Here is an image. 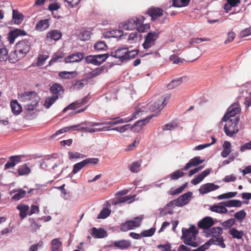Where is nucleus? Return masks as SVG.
<instances>
[{"instance_id": "1", "label": "nucleus", "mask_w": 251, "mask_h": 251, "mask_svg": "<svg viewBox=\"0 0 251 251\" xmlns=\"http://www.w3.org/2000/svg\"><path fill=\"white\" fill-rule=\"evenodd\" d=\"M239 119V116H237L234 118L229 119L226 122V123L225 125L224 129L226 136L232 137L238 132L239 129L237 125Z\"/></svg>"}, {"instance_id": "2", "label": "nucleus", "mask_w": 251, "mask_h": 251, "mask_svg": "<svg viewBox=\"0 0 251 251\" xmlns=\"http://www.w3.org/2000/svg\"><path fill=\"white\" fill-rule=\"evenodd\" d=\"M161 32L150 31L145 36V41L142 44L143 48L145 50L150 48L155 44V42L158 38Z\"/></svg>"}, {"instance_id": "3", "label": "nucleus", "mask_w": 251, "mask_h": 251, "mask_svg": "<svg viewBox=\"0 0 251 251\" xmlns=\"http://www.w3.org/2000/svg\"><path fill=\"white\" fill-rule=\"evenodd\" d=\"M241 111L239 103L238 101L232 104L227 109L226 112L225 114L222 119V122H226L231 118H235L236 115Z\"/></svg>"}, {"instance_id": "4", "label": "nucleus", "mask_w": 251, "mask_h": 251, "mask_svg": "<svg viewBox=\"0 0 251 251\" xmlns=\"http://www.w3.org/2000/svg\"><path fill=\"white\" fill-rule=\"evenodd\" d=\"M30 44L28 40L25 39L17 43L15 48L22 57H24L30 50Z\"/></svg>"}, {"instance_id": "5", "label": "nucleus", "mask_w": 251, "mask_h": 251, "mask_svg": "<svg viewBox=\"0 0 251 251\" xmlns=\"http://www.w3.org/2000/svg\"><path fill=\"white\" fill-rule=\"evenodd\" d=\"M99 162L98 158H87L83 160L81 162L77 163L74 165L73 169V173L76 174L82 168L89 164H97Z\"/></svg>"}, {"instance_id": "6", "label": "nucleus", "mask_w": 251, "mask_h": 251, "mask_svg": "<svg viewBox=\"0 0 251 251\" xmlns=\"http://www.w3.org/2000/svg\"><path fill=\"white\" fill-rule=\"evenodd\" d=\"M214 224L215 222L213 220V219L211 217L206 216L200 220L198 223L197 226L199 228L203 229V232L204 233H206L207 230H208L210 228H212V226Z\"/></svg>"}, {"instance_id": "7", "label": "nucleus", "mask_w": 251, "mask_h": 251, "mask_svg": "<svg viewBox=\"0 0 251 251\" xmlns=\"http://www.w3.org/2000/svg\"><path fill=\"white\" fill-rule=\"evenodd\" d=\"M156 116L157 114H152L145 119L136 122L133 125H131L133 126V132L136 133L139 132L142 128L148 123L152 118Z\"/></svg>"}, {"instance_id": "8", "label": "nucleus", "mask_w": 251, "mask_h": 251, "mask_svg": "<svg viewBox=\"0 0 251 251\" xmlns=\"http://www.w3.org/2000/svg\"><path fill=\"white\" fill-rule=\"evenodd\" d=\"M146 14L151 17V21H155L163 15V10L158 7L151 6L146 11Z\"/></svg>"}, {"instance_id": "9", "label": "nucleus", "mask_w": 251, "mask_h": 251, "mask_svg": "<svg viewBox=\"0 0 251 251\" xmlns=\"http://www.w3.org/2000/svg\"><path fill=\"white\" fill-rule=\"evenodd\" d=\"M27 33L24 30L20 28H14L11 30L8 33V40L10 44L14 43L15 39L19 36H25Z\"/></svg>"}, {"instance_id": "10", "label": "nucleus", "mask_w": 251, "mask_h": 251, "mask_svg": "<svg viewBox=\"0 0 251 251\" xmlns=\"http://www.w3.org/2000/svg\"><path fill=\"white\" fill-rule=\"evenodd\" d=\"M85 57L83 52H75L67 56L64 60L65 63H71L74 62H79L82 60Z\"/></svg>"}, {"instance_id": "11", "label": "nucleus", "mask_w": 251, "mask_h": 251, "mask_svg": "<svg viewBox=\"0 0 251 251\" xmlns=\"http://www.w3.org/2000/svg\"><path fill=\"white\" fill-rule=\"evenodd\" d=\"M211 245H216L219 246L222 248H225L226 246L224 243V240L223 237H218L215 238L214 237L211 238L208 241H207L204 244L202 245L204 248H205V250L209 249L210 246Z\"/></svg>"}, {"instance_id": "12", "label": "nucleus", "mask_w": 251, "mask_h": 251, "mask_svg": "<svg viewBox=\"0 0 251 251\" xmlns=\"http://www.w3.org/2000/svg\"><path fill=\"white\" fill-rule=\"evenodd\" d=\"M219 186L215 185L213 183H207L201 186L199 189V192L201 195H204L211 191L219 189Z\"/></svg>"}, {"instance_id": "13", "label": "nucleus", "mask_w": 251, "mask_h": 251, "mask_svg": "<svg viewBox=\"0 0 251 251\" xmlns=\"http://www.w3.org/2000/svg\"><path fill=\"white\" fill-rule=\"evenodd\" d=\"M24 16L16 9L12 10V19L8 22L7 24L12 25L13 24L20 25L24 20Z\"/></svg>"}, {"instance_id": "14", "label": "nucleus", "mask_w": 251, "mask_h": 251, "mask_svg": "<svg viewBox=\"0 0 251 251\" xmlns=\"http://www.w3.org/2000/svg\"><path fill=\"white\" fill-rule=\"evenodd\" d=\"M136 22L137 21H135V19L134 18H130L125 23H120L119 27L121 29L131 30L137 28L138 25Z\"/></svg>"}, {"instance_id": "15", "label": "nucleus", "mask_w": 251, "mask_h": 251, "mask_svg": "<svg viewBox=\"0 0 251 251\" xmlns=\"http://www.w3.org/2000/svg\"><path fill=\"white\" fill-rule=\"evenodd\" d=\"M205 233L206 237H212L215 238L223 237L221 235L223 234V229L221 227H213L210 228Z\"/></svg>"}, {"instance_id": "16", "label": "nucleus", "mask_w": 251, "mask_h": 251, "mask_svg": "<svg viewBox=\"0 0 251 251\" xmlns=\"http://www.w3.org/2000/svg\"><path fill=\"white\" fill-rule=\"evenodd\" d=\"M91 230V234L95 238H103L108 236L106 230L103 228H97L95 227H93Z\"/></svg>"}, {"instance_id": "17", "label": "nucleus", "mask_w": 251, "mask_h": 251, "mask_svg": "<svg viewBox=\"0 0 251 251\" xmlns=\"http://www.w3.org/2000/svg\"><path fill=\"white\" fill-rule=\"evenodd\" d=\"M62 36V32L58 30L53 29L47 33L46 39L50 41H58L60 40Z\"/></svg>"}, {"instance_id": "18", "label": "nucleus", "mask_w": 251, "mask_h": 251, "mask_svg": "<svg viewBox=\"0 0 251 251\" xmlns=\"http://www.w3.org/2000/svg\"><path fill=\"white\" fill-rule=\"evenodd\" d=\"M193 193L192 192L189 191L183 194L179 197L176 199L177 201H180L181 203H178V205L179 207H182L185 205L188 204L191 198L192 197Z\"/></svg>"}, {"instance_id": "19", "label": "nucleus", "mask_w": 251, "mask_h": 251, "mask_svg": "<svg viewBox=\"0 0 251 251\" xmlns=\"http://www.w3.org/2000/svg\"><path fill=\"white\" fill-rule=\"evenodd\" d=\"M242 203L248 204L249 203V201H244L242 202L238 200H231L221 202L219 203V204H225V205L227 207H239L241 206Z\"/></svg>"}, {"instance_id": "20", "label": "nucleus", "mask_w": 251, "mask_h": 251, "mask_svg": "<svg viewBox=\"0 0 251 251\" xmlns=\"http://www.w3.org/2000/svg\"><path fill=\"white\" fill-rule=\"evenodd\" d=\"M174 206L172 205V201H170L166 204L163 208L159 209V215L160 216H164L167 215H173Z\"/></svg>"}, {"instance_id": "21", "label": "nucleus", "mask_w": 251, "mask_h": 251, "mask_svg": "<svg viewBox=\"0 0 251 251\" xmlns=\"http://www.w3.org/2000/svg\"><path fill=\"white\" fill-rule=\"evenodd\" d=\"M211 169H207L201 172L198 175L196 176L193 179H192L191 182L193 185H197L200 183L206 176L209 175L210 173Z\"/></svg>"}, {"instance_id": "22", "label": "nucleus", "mask_w": 251, "mask_h": 251, "mask_svg": "<svg viewBox=\"0 0 251 251\" xmlns=\"http://www.w3.org/2000/svg\"><path fill=\"white\" fill-rule=\"evenodd\" d=\"M37 93L34 91H26L19 95V99L23 101L31 100L33 98H35Z\"/></svg>"}, {"instance_id": "23", "label": "nucleus", "mask_w": 251, "mask_h": 251, "mask_svg": "<svg viewBox=\"0 0 251 251\" xmlns=\"http://www.w3.org/2000/svg\"><path fill=\"white\" fill-rule=\"evenodd\" d=\"M10 161L7 162L4 166V170L14 167L16 164L19 163L21 160L20 155H13L9 157Z\"/></svg>"}, {"instance_id": "24", "label": "nucleus", "mask_w": 251, "mask_h": 251, "mask_svg": "<svg viewBox=\"0 0 251 251\" xmlns=\"http://www.w3.org/2000/svg\"><path fill=\"white\" fill-rule=\"evenodd\" d=\"M143 219L144 215H141L139 216L135 217L133 220H127L131 229H133L134 228L139 227Z\"/></svg>"}, {"instance_id": "25", "label": "nucleus", "mask_w": 251, "mask_h": 251, "mask_svg": "<svg viewBox=\"0 0 251 251\" xmlns=\"http://www.w3.org/2000/svg\"><path fill=\"white\" fill-rule=\"evenodd\" d=\"M131 245V243L129 240L124 239L116 241L114 242V247L122 250L127 249Z\"/></svg>"}, {"instance_id": "26", "label": "nucleus", "mask_w": 251, "mask_h": 251, "mask_svg": "<svg viewBox=\"0 0 251 251\" xmlns=\"http://www.w3.org/2000/svg\"><path fill=\"white\" fill-rule=\"evenodd\" d=\"M10 106L11 111L14 115H18L22 111V107L16 100H11Z\"/></svg>"}, {"instance_id": "27", "label": "nucleus", "mask_w": 251, "mask_h": 251, "mask_svg": "<svg viewBox=\"0 0 251 251\" xmlns=\"http://www.w3.org/2000/svg\"><path fill=\"white\" fill-rule=\"evenodd\" d=\"M58 154L56 153H52L50 155V157L47 158L46 159H42L40 161V167L42 169H45L46 168L49 167L51 162L52 159H56L58 158Z\"/></svg>"}, {"instance_id": "28", "label": "nucleus", "mask_w": 251, "mask_h": 251, "mask_svg": "<svg viewBox=\"0 0 251 251\" xmlns=\"http://www.w3.org/2000/svg\"><path fill=\"white\" fill-rule=\"evenodd\" d=\"M49 19L41 20L37 22L35 25V29L39 31H43L49 27Z\"/></svg>"}, {"instance_id": "29", "label": "nucleus", "mask_w": 251, "mask_h": 251, "mask_svg": "<svg viewBox=\"0 0 251 251\" xmlns=\"http://www.w3.org/2000/svg\"><path fill=\"white\" fill-rule=\"evenodd\" d=\"M23 58L24 57H22L21 54L18 52V51H17L16 49L15 50L11 51L7 56L8 61L11 63H15Z\"/></svg>"}, {"instance_id": "30", "label": "nucleus", "mask_w": 251, "mask_h": 251, "mask_svg": "<svg viewBox=\"0 0 251 251\" xmlns=\"http://www.w3.org/2000/svg\"><path fill=\"white\" fill-rule=\"evenodd\" d=\"M17 208L20 211L19 216L22 219L25 218L28 214L29 207L27 205L20 204L17 205Z\"/></svg>"}, {"instance_id": "31", "label": "nucleus", "mask_w": 251, "mask_h": 251, "mask_svg": "<svg viewBox=\"0 0 251 251\" xmlns=\"http://www.w3.org/2000/svg\"><path fill=\"white\" fill-rule=\"evenodd\" d=\"M77 73L75 71H62L59 73L58 76L63 79H70L75 77Z\"/></svg>"}, {"instance_id": "32", "label": "nucleus", "mask_w": 251, "mask_h": 251, "mask_svg": "<svg viewBox=\"0 0 251 251\" xmlns=\"http://www.w3.org/2000/svg\"><path fill=\"white\" fill-rule=\"evenodd\" d=\"M228 233L232 238L237 239H242L244 232L242 230H238L235 227H232L229 229Z\"/></svg>"}, {"instance_id": "33", "label": "nucleus", "mask_w": 251, "mask_h": 251, "mask_svg": "<svg viewBox=\"0 0 251 251\" xmlns=\"http://www.w3.org/2000/svg\"><path fill=\"white\" fill-rule=\"evenodd\" d=\"M50 92L55 94V95H57V94H60V92L63 93L64 92V89L63 86L57 83H54L50 88Z\"/></svg>"}, {"instance_id": "34", "label": "nucleus", "mask_w": 251, "mask_h": 251, "mask_svg": "<svg viewBox=\"0 0 251 251\" xmlns=\"http://www.w3.org/2000/svg\"><path fill=\"white\" fill-rule=\"evenodd\" d=\"M185 76H182L181 77H178L173 79L170 82V83L168 84V89L171 90L176 87L182 83L183 79L185 78Z\"/></svg>"}, {"instance_id": "35", "label": "nucleus", "mask_w": 251, "mask_h": 251, "mask_svg": "<svg viewBox=\"0 0 251 251\" xmlns=\"http://www.w3.org/2000/svg\"><path fill=\"white\" fill-rule=\"evenodd\" d=\"M58 95H52L51 97L46 98L44 106L46 108H49L58 99Z\"/></svg>"}, {"instance_id": "36", "label": "nucleus", "mask_w": 251, "mask_h": 251, "mask_svg": "<svg viewBox=\"0 0 251 251\" xmlns=\"http://www.w3.org/2000/svg\"><path fill=\"white\" fill-rule=\"evenodd\" d=\"M94 48L98 51H101L107 50L108 49V46L105 42L99 41L94 45Z\"/></svg>"}, {"instance_id": "37", "label": "nucleus", "mask_w": 251, "mask_h": 251, "mask_svg": "<svg viewBox=\"0 0 251 251\" xmlns=\"http://www.w3.org/2000/svg\"><path fill=\"white\" fill-rule=\"evenodd\" d=\"M31 172V170L27 166L26 163L21 166L18 169V173L19 176H24L28 175Z\"/></svg>"}, {"instance_id": "38", "label": "nucleus", "mask_w": 251, "mask_h": 251, "mask_svg": "<svg viewBox=\"0 0 251 251\" xmlns=\"http://www.w3.org/2000/svg\"><path fill=\"white\" fill-rule=\"evenodd\" d=\"M26 191L22 189H18V192L16 194L14 195L11 199L12 200L14 201H18L20 199L26 197Z\"/></svg>"}, {"instance_id": "39", "label": "nucleus", "mask_w": 251, "mask_h": 251, "mask_svg": "<svg viewBox=\"0 0 251 251\" xmlns=\"http://www.w3.org/2000/svg\"><path fill=\"white\" fill-rule=\"evenodd\" d=\"M161 99H157L153 104L150 106L149 109L150 111L152 112H154L155 110H158V112L159 110L161 109Z\"/></svg>"}, {"instance_id": "40", "label": "nucleus", "mask_w": 251, "mask_h": 251, "mask_svg": "<svg viewBox=\"0 0 251 251\" xmlns=\"http://www.w3.org/2000/svg\"><path fill=\"white\" fill-rule=\"evenodd\" d=\"M111 210L107 208H103L98 214L97 216L98 219H104L109 216L111 213Z\"/></svg>"}, {"instance_id": "41", "label": "nucleus", "mask_w": 251, "mask_h": 251, "mask_svg": "<svg viewBox=\"0 0 251 251\" xmlns=\"http://www.w3.org/2000/svg\"><path fill=\"white\" fill-rule=\"evenodd\" d=\"M246 215L247 213L244 210H241L234 214V217L239 222H242L246 217Z\"/></svg>"}, {"instance_id": "42", "label": "nucleus", "mask_w": 251, "mask_h": 251, "mask_svg": "<svg viewBox=\"0 0 251 251\" xmlns=\"http://www.w3.org/2000/svg\"><path fill=\"white\" fill-rule=\"evenodd\" d=\"M185 175L181 169L177 170L170 174V178L173 180H176L182 177Z\"/></svg>"}, {"instance_id": "43", "label": "nucleus", "mask_w": 251, "mask_h": 251, "mask_svg": "<svg viewBox=\"0 0 251 251\" xmlns=\"http://www.w3.org/2000/svg\"><path fill=\"white\" fill-rule=\"evenodd\" d=\"M235 219L231 218L226 221L221 222V225H222L224 227V228L226 229L230 228L232 226L235 225Z\"/></svg>"}, {"instance_id": "44", "label": "nucleus", "mask_w": 251, "mask_h": 251, "mask_svg": "<svg viewBox=\"0 0 251 251\" xmlns=\"http://www.w3.org/2000/svg\"><path fill=\"white\" fill-rule=\"evenodd\" d=\"M142 160L134 162L129 167L130 171L132 173H137L140 171Z\"/></svg>"}, {"instance_id": "45", "label": "nucleus", "mask_w": 251, "mask_h": 251, "mask_svg": "<svg viewBox=\"0 0 251 251\" xmlns=\"http://www.w3.org/2000/svg\"><path fill=\"white\" fill-rule=\"evenodd\" d=\"M187 232L184 231V230H182V236L181 237V239L183 240V243L187 245V242L191 243L193 241V239L191 236V235L189 233H187Z\"/></svg>"}, {"instance_id": "46", "label": "nucleus", "mask_w": 251, "mask_h": 251, "mask_svg": "<svg viewBox=\"0 0 251 251\" xmlns=\"http://www.w3.org/2000/svg\"><path fill=\"white\" fill-rule=\"evenodd\" d=\"M108 32H110L109 34L111 36L112 38H121L124 35L123 31L122 30H113L111 31H108ZM127 33H126L125 35H126Z\"/></svg>"}, {"instance_id": "47", "label": "nucleus", "mask_w": 251, "mask_h": 251, "mask_svg": "<svg viewBox=\"0 0 251 251\" xmlns=\"http://www.w3.org/2000/svg\"><path fill=\"white\" fill-rule=\"evenodd\" d=\"M237 194V192H230L226 193L221 194L218 196L217 199L218 200H223L226 199L232 198L236 196Z\"/></svg>"}, {"instance_id": "48", "label": "nucleus", "mask_w": 251, "mask_h": 251, "mask_svg": "<svg viewBox=\"0 0 251 251\" xmlns=\"http://www.w3.org/2000/svg\"><path fill=\"white\" fill-rule=\"evenodd\" d=\"M51 251H60L59 248L61 245V242L59 241L58 239H54L51 242Z\"/></svg>"}, {"instance_id": "49", "label": "nucleus", "mask_w": 251, "mask_h": 251, "mask_svg": "<svg viewBox=\"0 0 251 251\" xmlns=\"http://www.w3.org/2000/svg\"><path fill=\"white\" fill-rule=\"evenodd\" d=\"M170 60L173 62V64L178 65L181 64L184 61H185L184 59L181 58L176 54L171 55L170 56Z\"/></svg>"}, {"instance_id": "50", "label": "nucleus", "mask_w": 251, "mask_h": 251, "mask_svg": "<svg viewBox=\"0 0 251 251\" xmlns=\"http://www.w3.org/2000/svg\"><path fill=\"white\" fill-rule=\"evenodd\" d=\"M188 182H185L182 186L176 189L174 191H170L169 192V194L172 196L176 195L179 194L183 192V191L188 186Z\"/></svg>"}, {"instance_id": "51", "label": "nucleus", "mask_w": 251, "mask_h": 251, "mask_svg": "<svg viewBox=\"0 0 251 251\" xmlns=\"http://www.w3.org/2000/svg\"><path fill=\"white\" fill-rule=\"evenodd\" d=\"M155 230L156 228L153 227L149 229L143 230L141 235L144 237H151L154 234Z\"/></svg>"}, {"instance_id": "52", "label": "nucleus", "mask_w": 251, "mask_h": 251, "mask_svg": "<svg viewBox=\"0 0 251 251\" xmlns=\"http://www.w3.org/2000/svg\"><path fill=\"white\" fill-rule=\"evenodd\" d=\"M68 154L69 155V158L70 160L78 158H83L85 157V155L78 152H73L69 151L68 152Z\"/></svg>"}, {"instance_id": "53", "label": "nucleus", "mask_w": 251, "mask_h": 251, "mask_svg": "<svg viewBox=\"0 0 251 251\" xmlns=\"http://www.w3.org/2000/svg\"><path fill=\"white\" fill-rule=\"evenodd\" d=\"M124 50H127V47L126 46L119 47L115 51H111L109 53V56L119 59V55H118V53Z\"/></svg>"}, {"instance_id": "54", "label": "nucleus", "mask_w": 251, "mask_h": 251, "mask_svg": "<svg viewBox=\"0 0 251 251\" xmlns=\"http://www.w3.org/2000/svg\"><path fill=\"white\" fill-rule=\"evenodd\" d=\"M182 230H184V231L187 232V233H189L190 234L194 233V235H195L196 234L199 233V230L197 229L195 225H191L189 228L183 227L182 228Z\"/></svg>"}, {"instance_id": "55", "label": "nucleus", "mask_w": 251, "mask_h": 251, "mask_svg": "<svg viewBox=\"0 0 251 251\" xmlns=\"http://www.w3.org/2000/svg\"><path fill=\"white\" fill-rule=\"evenodd\" d=\"M127 50L123 53V54L122 55H119V59L121 61V62H125L128 60H129V56L130 53H131L130 50Z\"/></svg>"}, {"instance_id": "56", "label": "nucleus", "mask_w": 251, "mask_h": 251, "mask_svg": "<svg viewBox=\"0 0 251 251\" xmlns=\"http://www.w3.org/2000/svg\"><path fill=\"white\" fill-rule=\"evenodd\" d=\"M135 196H133L132 197L130 196H126L123 197H119L117 199V201L115 202V204H117L120 203H123L128 201L130 200L132 198L135 197Z\"/></svg>"}, {"instance_id": "57", "label": "nucleus", "mask_w": 251, "mask_h": 251, "mask_svg": "<svg viewBox=\"0 0 251 251\" xmlns=\"http://www.w3.org/2000/svg\"><path fill=\"white\" fill-rule=\"evenodd\" d=\"M69 131L68 127H65L62 129L57 130L53 134L50 136V139H53L58 135Z\"/></svg>"}, {"instance_id": "58", "label": "nucleus", "mask_w": 251, "mask_h": 251, "mask_svg": "<svg viewBox=\"0 0 251 251\" xmlns=\"http://www.w3.org/2000/svg\"><path fill=\"white\" fill-rule=\"evenodd\" d=\"M91 32L89 31H84L80 34V39L82 41H87L90 38Z\"/></svg>"}, {"instance_id": "59", "label": "nucleus", "mask_w": 251, "mask_h": 251, "mask_svg": "<svg viewBox=\"0 0 251 251\" xmlns=\"http://www.w3.org/2000/svg\"><path fill=\"white\" fill-rule=\"evenodd\" d=\"M8 50L5 47L0 48V59L4 60L7 59Z\"/></svg>"}, {"instance_id": "60", "label": "nucleus", "mask_w": 251, "mask_h": 251, "mask_svg": "<svg viewBox=\"0 0 251 251\" xmlns=\"http://www.w3.org/2000/svg\"><path fill=\"white\" fill-rule=\"evenodd\" d=\"M191 160L193 161L194 167L198 166L199 165L205 161L204 159H201V157L199 156L194 157L191 159Z\"/></svg>"}, {"instance_id": "61", "label": "nucleus", "mask_w": 251, "mask_h": 251, "mask_svg": "<svg viewBox=\"0 0 251 251\" xmlns=\"http://www.w3.org/2000/svg\"><path fill=\"white\" fill-rule=\"evenodd\" d=\"M48 58V55H40L38 57V60L37 62V66H40L44 63L46 60Z\"/></svg>"}, {"instance_id": "62", "label": "nucleus", "mask_w": 251, "mask_h": 251, "mask_svg": "<svg viewBox=\"0 0 251 251\" xmlns=\"http://www.w3.org/2000/svg\"><path fill=\"white\" fill-rule=\"evenodd\" d=\"M63 57V54L62 53L59 55H58L57 53H54L49 63V65H51L53 63L56 62L58 59L62 58Z\"/></svg>"}, {"instance_id": "63", "label": "nucleus", "mask_w": 251, "mask_h": 251, "mask_svg": "<svg viewBox=\"0 0 251 251\" xmlns=\"http://www.w3.org/2000/svg\"><path fill=\"white\" fill-rule=\"evenodd\" d=\"M120 229L122 231L124 232L131 230L127 221H126L125 223H122L120 225Z\"/></svg>"}, {"instance_id": "64", "label": "nucleus", "mask_w": 251, "mask_h": 251, "mask_svg": "<svg viewBox=\"0 0 251 251\" xmlns=\"http://www.w3.org/2000/svg\"><path fill=\"white\" fill-rule=\"evenodd\" d=\"M158 249H162V251H170L171 245L169 243L166 244H160L157 246Z\"/></svg>"}]
</instances>
